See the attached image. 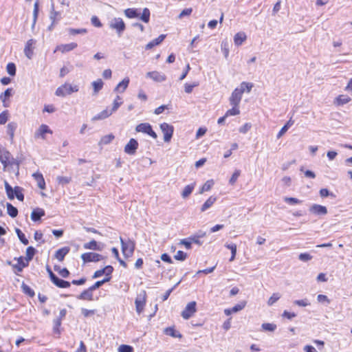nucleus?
Returning a JSON list of instances; mask_svg holds the SVG:
<instances>
[{"label": "nucleus", "mask_w": 352, "mask_h": 352, "mask_svg": "<svg viewBox=\"0 0 352 352\" xmlns=\"http://www.w3.org/2000/svg\"><path fill=\"white\" fill-rule=\"evenodd\" d=\"M124 14L129 19L137 18L140 19L144 23H148L150 20L151 12L148 8H145L143 9L142 13L140 15L138 9L137 8H127L124 10Z\"/></svg>", "instance_id": "1"}, {"label": "nucleus", "mask_w": 352, "mask_h": 352, "mask_svg": "<svg viewBox=\"0 0 352 352\" xmlns=\"http://www.w3.org/2000/svg\"><path fill=\"white\" fill-rule=\"evenodd\" d=\"M122 254L125 257H130L133 255L135 244L133 241L129 239L124 241L122 237H120Z\"/></svg>", "instance_id": "2"}, {"label": "nucleus", "mask_w": 352, "mask_h": 352, "mask_svg": "<svg viewBox=\"0 0 352 352\" xmlns=\"http://www.w3.org/2000/svg\"><path fill=\"white\" fill-rule=\"evenodd\" d=\"M78 91V86L74 85L72 86L70 84L65 83L63 85L57 88L55 94L57 96L64 97L67 95H69L74 92H77Z\"/></svg>", "instance_id": "3"}, {"label": "nucleus", "mask_w": 352, "mask_h": 352, "mask_svg": "<svg viewBox=\"0 0 352 352\" xmlns=\"http://www.w3.org/2000/svg\"><path fill=\"white\" fill-rule=\"evenodd\" d=\"M109 28L112 30H115L118 35L120 36L126 29V25L121 18L118 17L111 21Z\"/></svg>", "instance_id": "4"}, {"label": "nucleus", "mask_w": 352, "mask_h": 352, "mask_svg": "<svg viewBox=\"0 0 352 352\" xmlns=\"http://www.w3.org/2000/svg\"><path fill=\"white\" fill-rule=\"evenodd\" d=\"M135 131L138 133L147 134L154 139L157 138V133L153 130L152 126L147 122L140 123L135 127Z\"/></svg>", "instance_id": "5"}, {"label": "nucleus", "mask_w": 352, "mask_h": 352, "mask_svg": "<svg viewBox=\"0 0 352 352\" xmlns=\"http://www.w3.org/2000/svg\"><path fill=\"white\" fill-rule=\"evenodd\" d=\"M84 263L90 262H98L104 258V256L96 252H86L80 256Z\"/></svg>", "instance_id": "6"}, {"label": "nucleus", "mask_w": 352, "mask_h": 352, "mask_svg": "<svg viewBox=\"0 0 352 352\" xmlns=\"http://www.w3.org/2000/svg\"><path fill=\"white\" fill-rule=\"evenodd\" d=\"M160 129L164 134V140L165 142H169L173 137L174 127L173 126L164 122L160 124Z\"/></svg>", "instance_id": "7"}, {"label": "nucleus", "mask_w": 352, "mask_h": 352, "mask_svg": "<svg viewBox=\"0 0 352 352\" xmlns=\"http://www.w3.org/2000/svg\"><path fill=\"white\" fill-rule=\"evenodd\" d=\"M60 13L54 10V4L52 2L51 4V10L50 13V19L51 20L52 23L48 26L47 30L49 31H52L58 21L60 20Z\"/></svg>", "instance_id": "8"}, {"label": "nucleus", "mask_w": 352, "mask_h": 352, "mask_svg": "<svg viewBox=\"0 0 352 352\" xmlns=\"http://www.w3.org/2000/svg\"><path fill=\"white\" fill-rule=\"evenodd\" d=\"M196 305L195 301H192L187 304L181 314L183 318L188 320L196 312Z\"/></svg>", "instance_id": "9"}, {"label": "nucleus", "mask_w": 352, "mask_h": 352, "mask_svg": "<svg viewBox=\"0 0 352 352\" xmlns=\"http://www.w3.org/2000/svg\"><path fill=\"white\" fill-rule=\"evenodd\" d=\"M138 146V142L135 139L131 138L125 145L124 151L126 154L133 155L135 154Z\"/></svg>", "instance_id": "10"}, {"label": "nucleus", "mask_w": 352, "mask_h": 352, "mask_svg": "<svg viewBox=\"0 0 352 352\" xmlns=\"http://www.w3.org/2000/svg\"><path fill=\"white\" fill-rule=\"evenodd\" d=\"M243 91L239 90V88H236L230 98V104L234 107H237L242 98Z\"/></svg>", "instance_id": "11"}, {"label": "nucleus", "mask_w": 352, "mask_h": 352, "mask_svg": "<svg viewBox=\"0 0 352 352\" xmlns=\"http://www.w3.org/2000/svg\"><path fill=\"white\" fill-rule=\"evenodd\" d=\"M113 272V267L111 265H107L104 268L97 270L94 272L92 278H97L102 276L103 274L105 277H111V274Z\"/></svg>", "instance_id": "12"}, {"label": "nucleus", "mask_w": 352, "mask_h": 352, "mask_svg": "<svg viewBox=\"0 0 352 352\" xmlns=\"http://www.w3.org/2000/svg\"><path fill=\"white\" fill-rule=\"evenodd\" d=\"M46 133L52 134V131L49 128V126L47 125L43 124L35 131L34 138H41V139L45 140Z\"/></svg>", "instance_id": "13"}, {"label": "nucleus", "mask_w": 352, "mask_h": 352, "mask_svg": "<svg viewBox=\"0 0 352 352\" xmlns=\"http://www.w3.org/2000/svg\"><path fill=\"white\" fill-rule=\"evenodd\" d=\"M142 293L143 294H140L135 300L136 311L138 314H140L143 311L146 303V292L143 291Z\"/></svg>", "instance_id": "14"}, {"label": "nucleus", "mask_w": 352, "mask_h": 352, "mask_svg": "<svg viewBox=\"0 0 352 352\" xmlns=\"http://www.w3.org/2000/svg\"><path fill=\"white\" fill-rule=\"evenodd\" d=\"M309 211L316 215H324L327 214V208L325 206L318 205V204H314L310 207Z\"/></svg>", "instance_id": "15"}, {"label": "nucleus", "mask_w": 352, "mask_h": 352, "mask_svg": "<svg viewBox=\"0 0 352 352\" xmlns=\"http://www.w3.org/2000/svg\"><path fill=\"white\" fill-rule=\"evenodd\" d=\"M56 287L59 288H68L71 285V283L58 278L56 275L52 276L51 280Z\"/></svg>", "instance_id": "16"}, {"label": "nucleus", "mask_w": 352, "mask_h": 352, "mask_svg": "<svg viewBox=\"0 0 352 352\" xmlns=\"http://www.w3.org/2000/svg\"><path fill=\"white\" fill-rule=\"evenodd\" d=\"M146 76L158 82H163L166 80V76L157 71L147 72Z\"/></svg>", "instance_id": "17"}, {"label": "nucleus", "mask_w": 352, "mask_h": 352, "mask_svg": "<svg viewBox=\"0 0 352 352\" xmlns=\"http://www.w3.org/2000/svg\"><path fill=\"white\" fill-rule=\"evenodd\" d=\"M36 43V41L34 39H30L27 41L24 53L25 55L29 58L31 59L33 56V45Z\"/></svg>", "instance_id": "18"}, {"label": "nucleus", "mask_w": 352, "mask_h": 352, "mask_svg": "<svg viewBox=\"0 0 352 352\" xmlns=\"http://www.w3.org/2000/svg\"><path fill=\"white\" fill-rule=\"evenodd\" d=\"M95 289L92 287L84 290L77 298L79 300H93V292Z\"/></svg>", "instance_id": "19"}, {"label": "nucleus", "mask_w": 352, "mask_h": 352, "mask_svg": "<svg viewBox=\"0 0 352 352\" xmlns=\"http://www.w3.org/2000/svg\"><path fill=\"white\" fill-rule=\"evenodd\" d=\"M15 260H17L18 263L16 264L12 265V267L16 270L17 272H21L24 267L28 266V263L24 261L23 256H19V258H14Z\"/></svg>", "instance_id": "20"}, {"label": "nucleus", "mask_w": 352, "mask_h": 352, "mask_svg": "<svg viewBox=\"0 0 352 352\" xmlns=\"http://www.w3.org/2000/svg\"><path fill=\"white\" fill-rule=\"evenodd\" d=\"M77 46L78 45L76 43H70L68 44H64L57 46L56 50L60 51L62 53H65L74 50L77 47Z\"/></svg>", "instance_id": "21"}, {"label": "nucleus", "mask_w": 352, "mask_h": 352, "mask_svg": "<svg viewBox=\"0 0 352 352\" xmlns=\"http://www.w3.org/2000/svg\"><path fill=\"white\" fill-rule=\"evenodd\" d=\"M129 84V78H124L121 82H120L114 89V91L123 93Z\"/></svg>", "instance_id": "22"}, {"label": "nucleus", "mask_w": 352, "mask_h": 352, "mask_svg": "<svg viewBox=\"0 0 352 352\" xmlns=\"http://www.w3.org/2000/svg\"><path fill=\"white\" fill-rule=\"evenodd\" d=\"M166 34H160L157 38L149 42L145 47L146 50H151L153 47L160 45L166 38Z\"/></svg>", "instance_id": "23"}, {"label": "nucleus", "mask_w": 352, "mask_h": 352, "mask_svg": "<svg viewBox=\"0 0 352 352\" xmlns=\"http://www.w3.org/2000/svg\"><path fill=\"white\" fill-rule=\"evenodd\" d=\"M45 210L40 208L34 209L31 214V219L33 221H38L45 215Z\"/></svg>", "instance_id": "24"}, {"label": "nucleus", "mask_w": 352, "mask_h": 352, "mask_svg": "<svg viewBox=\"0 0 352 352\" xmlns=\"http://www.w3.org/2000/svg\"><path fill=\"white\" fill-rule=\"evenodd\" d=\"M351 100V98L347 95H340L335 98L333 103L336 106H342L350 102Z\"/></svg>", "instance_id": "25"}, {"label": "nucleus", "mask_w": 352, "mask_h": 352, "mask_svg": "<svg viewBox=\"0 0 352 352\" xmlns=\"http://www.w3.org/2000/svg\"><path fill=\"white\" fill-rule=\"evenodd\" d=\"M83 248L85 250H91L100 251L102 250V248L98 243V242L95 240H91L89 243H85L83 244Z\"/></svg>", "instance_id": "26"}, {"label": "nucleus", "mask_w": 352, "mask_h": 352, "mask_svg": "<svg viewBox=\"0 0 352 352\" xmlns=\"http://www.w3.org/2000/svg\"><path fill=\"white\" fill-rule=\"evenodd\" d=\"M69 252V248L68 247H64L58 249L55 253V257L59 261H63L65 256Z\"/></svg>", "instance_id": "27"}, {"label": "nucleus", "mask_w": 352, "mask_h": 352, "mask_svg": "<svg viewBox=\"0 0 352 352\" xmlns=\"http://www.w3.org/2000/svg\"><path fill=\"white\" fill-rule=\"evenodd\" d=\"M34 179L37 182L38 187L41 189H45V182L43 175L40 173H35L32 175Z\"/></svg>", "instance_id": "28"}, {"label": "nucleus", "mask_w": 352, "mask_h": 352, "mask_svg": "<svg viewBox=\"0 0 352 352\" xmlns=\"http://www.w3.org/2000/svg\"><path fill=\"white\" fill-rule=\"evenodd\" d=\"M246 34L244 32H240L236 33L234 37V44L237 46L241 45L246 40Z\"/></svg>", "instance_id": "29"}, {"label": "nucleus", "mask_w": 352, "mask_h": 352, "mask_svg": "<svg viewBox=\"0 0 352 352\" xmlns=\"http://www.w3.org/2000/svg\"><path fill=\"white\" fill-rule=\"evenodd\" d=\"M217 201V197L214 196H210L202 205L201 208V211L204 212L210 208L213 204Z\"/></svg>", "instance_id": "30"}, {"label": "nucleus", "mask_w": 352, "mask_h": 352, "mask_svg": "<svg viewBox=\"0 0 352 352\" xmlns=\"http://www.w3.org/2000/svg\"><path fill=\"white\" fill-rule=\"evenodd\" d=\"M10 155V153L8 151H3V152L0 153V162L3 164L4 167H7L8 166Z\"/></svg>", "instance_id": "31"}, {"label": "nucleus", "mask_w": 352, "mask_h": 352, "mask_svg": "<svg viewBox=\"0 0 352 352\" xmlns=\"http://www.w3.org/2000/svg\"><path fill=\"white\" fill-rule=\"evenodd\" d=\"M112 114V112L111 110H109L108 108L102 111L100 113L97 114L93 118V120H103L109 116H110Z\"/></svg>", "instance_id": "32"}, {"label": "nucleus", "mask_w": 352, "mask_h": 352, "mask_svg": "<svg viewBox=\"0 0 352 352\" xmlns=\"http://www.w3.org/2000/svg\"><path fill=\"white\" fill-rule=\"evenodd\" d=\"M17 128V124L16 122H10L7 125V133L10 135V139L11 141L13 140L14 131Z\"/></svg>", "instance_id": "33"}, {"label": "nucleus", "mask_w": 352, "mask_h": 352, "mask_svg": "<svg viewBox=\"0 0 352 352\" xmlns=\"http://www.w3.org/2000/svg\"><path fill=\"white\" fill-rule=\"evenodd\" d=\"M5 185V190L7 194V196L9 199L12 200L15 197L14 195V188H12V187L8 183V182H4Z\"/></svg>", "instance_id": "34"}, {"label": "nucleus", "mask_w": 352, "mask_h": 352, "mask_svg": "<svg viewBox=\"0 0 352 352\" xmlns=\"http://www.w3.org/2000/svg\"><path fill=\"white\" fill-rule=\"evenodd\" d=\"M6 208H7V212L9 216H10L12 218H14L18 214V209L12 206L10 203L6 204Z\"/></svg>", "instance_id": "35"}, {"label": "nucleus", "mask_w": 352, "mask_h": 352, "mask_svg": "<svg viewBox=\"0 0 352 352\" xmlns=\"http://www.w3.org/2000/svg\"><path fill=\"white\" fill-rule=\"evenodd\" d=\"M195 186V184H191L186 186L182 192V197L184 199L187 198L193 191Z\"/></svg>", "instance_id": "36"}, {"label": "nucleus", "mask_w": 352, "mask_h": 352, "mask_svg": "<svg viewBox=\"0 0 352 352\" xmlns=\"http://www.w3.org/2000/svg\"><path fill=\"white\" fill-rule=\"evenodd\" d=\"M164 333L173 338H182V334L177 331L173 327H167L164 329Z\"/></svg>", "instance_id": "37"}, {"label": "nucleus", "mask_w": 352, "mask_h": 352, "mask_svg": "<svg viewBox=\"0 0 352 352\" xmlns=\"http://www.w3.org/2000/svg\"><path fill=\"white\" fill-rule=\"evenodd\" d=\"M36 252V250L34 248H33L32 246H29L26 249V257L24 258V259H25L26 261L29 263V262L32 260Z\"/></svg>", "instance_id": "38"}, {"label": "nucleus", "mask_w": 352, "mask_h": 352, "mask_svg": "<svg viewBox=\"0 0 352 352\" xmlns=\"http://www.w3.org/2000/svg\"><path fill=\"white\" fill-rule=\"evenodd\" d=\"M293 124L294 121L292 119L289 120L278 133L277 138H280L282 135H283Z\"/></svg>", "instance_id": "39"}, {"label": "nucleus", "mask_w": 352, "mask_h": 352, "mask_svg": "<svg viewBox=\"0 0 352 352\" xmlns=\"http://www.w3.org/2000/svg\"><path fill=\"white\" fill-rule=\"evenodd\" d=\"M225 247L228 249L230 250L231 251V257L230 258V261H233L235 259V256L236 254V245L234 243H230L228 244L226 243L225 245Z\"/></svg>", "instance_id": "40"}, {"label": "nucleus", "mask_w": 352, "mask_h": 352, "mask_svg": "<svg viewBox=\"0 0 352 352\" xmlns=\"http://www.w3.org/2000/svg\"><path fill=\"white\" fill-rule=\"evenodd\" d=\"M94 94H97L103 87V82L101 79H98L92 82Z\"/></svg>", "instance_id": "41"}, {"label": "nucleus", "mask_w": 352, "mask_h": 352, "mask_svg": "<svg viewBox=\"0 0 352 352\" xmlns=\"http://www.w3.org/2000/svg\"><path fill=\"white\" fill-rule=\"evenodd\" d=\"M21 289H22L23 292L25 294L29 296L30 297L34 296L35 293H34V290L32 288H30V287H29L28 285H26L25 283H22Z\"/></svg>", "instance_id": "42"}, {"label": "nucleus", "mask_w": 352, "mask_h": 352, "mask_svg": "<svg viewBox=\"0 0 352 352\" xmlns=\"http://www.w3.org/2000/svg\"><path fill=\"white\" fill-rule=\"evenodd\" d=\"M54 270L56 272H57L60 274V276H62L63 278H65L69 277V276L70 274L69 270L65 267L60 269V267L59 266L55 265Z\"/></svg>", "instance_id": "43"}, {"label": "nucleus", "mask_w": 352, "mask_h": 352, "mask_svg": "<svg viewBox=\"0 0 352 352\" xmlns=\"http://www.w3.org/2000/svg\"><path fill=\"white\" fill-rule=\"evenodd\" d=\"M38 11H39L38 2V1H36L34 5L33 22H32V29H34V28L35 26L36 20L38 18Z\"/></svg>", "instance_id": "44"}, {"label": "nucleus", "mask_w": 352, "mask_h": 352, "mask_svg": "<svg viewBox=\"0 0 352 352\" xmlns=\"http://www.w3.org/2000/svg\"><path fill=\"white\" fill-rule=\"evenodd\" d=\"M15 232H16L19 239L23 245H26L29 243V241L26 239L25 234L22 232V231L19 228H15Z\"/></svg>", "instance_id": "45"}, {"label": "nucleus", "mask_w": 352, "mask_h": 352, "mask_svg": "<svg viewBox=\"0 0 352 352\" xmlns=\"http://www.w3.org/2000/svg\"><path fill=\"white\" fill-rule=\"evenodd\" d=\"M253 87V84L252 82H243L240 85V87L239 88V90L243 91V94L245 91H246L248 93H250Z\"/></svg>", "instance_id": "46"}, {"label": "nucleus", "mask_w": 352, "mask_h": 352, "mask_svg": "<svg viewBox=\"0 0 352 352\" xmlns=\"http://www.w3.org/2000/svg\"><path fill=\"white\" fill-rule=\"evenodd\" d=\"M214 184V182L212 179L208 180L201 187L200 190V193H203L204 192L209 191Z\"/></svg>", "instance_id": "47"}, {"label": "nucleus", "mask_w": 352, "mask_h": 352, "mask_svg": "<svg viewBox=\"0 0 352 352\" xmlns=\"http://www.w3.org/2000/svg\"><path fill=\"white\" fill-rule=\"evenodd\" d=\"M111 279V277H105L101 280L96 281L93 285H91L92 288H94L95 290L100 287L104 283L110 281Z\"/></svg>", "instance_id": "48"}, {"label": "nucleus", "mask_w": 352, "mask_h": 352, "mask_svg": "<svg viewBox=\"0 0 352 352\" xmlns=\"http://www.w3.org/2000/svg\"><path fill=\"white\" fill-rule=\"evenodd\" d=\"M68 32H69V34H71V35H76V34H85L87 32V30L85 28H80V29L69 28Z\"/></svg>", "instance_id": "49"}, {"label": "nucleus", "mask_w": 352, "mask_h": 352, "mask_svg": "<svg viewBox=\"0 0 352 352\" xmlns=\"http://www.w3.org/2000/svg\"><path fill=\"white\" fill-rule=\"evenodd\" d=\"M6 71L10 76H15L16 71L15 64L13 63H9L6 66Z\"/></svg>", "instance_id": "50"}, {"label": "nucleus", "mask_w": 352, "mask_h": 352, "mask_svg": "<svg viewBox=\"0 0 352 352\" xmlns=\"http://www.w3.org/2000/svg\"><path fill=\"white\" fill-rule=\"evenodd\" d=\"M12 94V89L8 88L3 93L0 95V99L2 102H5L6 99L9 98Z\"/></svg>", "instance_id": "51"}, {"label": "nucleus", "mask_w": 352, "mask_h": 352, "mask_svg": "<svg viewBox=\"0 0 352 352\" xmlns=\"http://www.w3.org/2000/svg\"><path fill=\"white\" fill-rule=\"evenodd\" d=\"M280 294L278 293H274L272 296L269 298L267 301V305L269 306L273 305L276 301H278L280 298Z\"/></svg>", "instance_id": "52"}, {"label": "nucleus", "mask_w": 352, "mask_h": 352, "mask_svg": "<svg viewBox=\"0 0 352 352\" xmlns=\"http://www.w3.org/2000/svg\"><path fill=\"white\" fill-rule=\"evenodd\" d=\"M261 327L264 331L272 332L276 330V325L272 323H263L262 324Z\"/></svg>", "instance_id": "53"}, {"label": "nucleus", "mask_w": 352, "mask_h": 352, "mask_svg": "<svg viewBox=\"0 0 352 352\" xmlns=\"http://www.w3.org/2000/svg\"><path fill=\"white\" fill-rule=\"evenodd\" d=\"M175 259L184 261L187 258V254L182 250H179L177 252L176 254L174 256Z\"/></svg>", "instance_id": "54"}, {"label": "nucleus", "mask_w": 352, "mask_h": 352, "mask_svg": "<svg viewBox=\"0 0 352 352\" xmlns=\"http://www.w3.org/2000/svg\"><path fill=\"white\" fill-rule=\"evenodd\" d=\"M197 86H199L198 82H195L192 84L186 83L184 85V91L187 94H190L192 91L193 88Z\"/></svg>", "instance_id": "55"}, {"label": "nucleus", "mask_w": 352, "mask_h": 352, "mask_svg": "<svg viewBox=\"0 0 352 352\" xmlns=\"http://www.w3.org/2000/svg\"><path fill=\"white\" fill-rule=\"evenodd\" d=\"M114 138L115 137L113 134L104 135L101 138L100 143L102 144H109L114 139Z\"/></svg>", "instance_id": "56"}, {"label": "nucleus", "mask_w": 352, "mask_h": 352, "mask_svg": "<svg viewBox=\"0 0 352 352\" xmlns=\"http://www.w3.org/2000/svg\"><path fill=\"white\" fill-rule=\"evenodd\" d=\"M56 180L59 184L64 186L69 184L71 182L72 178L69 177L58 176Z\"/></svg>", "instance_id": "57"}, {"label": "nucleus", "mask_w": 352, "mask_h": 352, "mask_svg": "<svg viewBox=\"0 0 352 352\" xmlns=\"http://www.w3.org/2000/svg\"><path fill=\"white\" fill-rule=\"evenodd\" d=\"M61 325L60 318H56L54 320L53 331L55 333L60 334L59 327Z\"/></svg>", "instance_id": "58"}, {"label": "nucleus", "mask_w": 352, "mask_h": 352, "mask_svg": "<svg viewBox=\"0 0 352 352\" xmlns=\"http://www.w3.org/2000/svg\"><path fill=\"white\" fill-rule=\"evenodd\" d=\"M246 302L245 301L241 302L239 304L234 305L232 308H231V311L234 313H236L241 310H242L245 307Z\"/></svg>", "instance_id": "59"}, {"label": "nucleus", "mask_w": 352, "mask_h": 352, "mask_svg": "<svg viewBox=\"0 0 352 352\" xmlns=\"http://www.w3.org/2000/svg\"><path fill=\"white\" fill-rule=\"evenodd\" d=\"M118 352H133V348L127 344H122L118 348Z\"/></svg>", "instance_id": "60"}, {"label": "nucleus", "mask_w": 352, "mask_h": 352, "mask_svg": "<svg viewBox=\"0 0 352 352\" xmlns=\"http://www.w3.org/2000/svg\"><path fill=\"white\" fill-rule=\"evenodd\" d=\"M179 244L184 245L185 248L188 250H190L192 248V241L190 240V237L182 239L179 242Z\"/></svg>", "instance_id": "61"}, {"label": "nucleus", "mask_w": 352, "mask_h": 352, "mask_svg": "<svg viewBox=\"0 0 352 352\" xmlns=\"http://www.w3.org/2000/svg\"><path fill=\"white\" fill-rule=\"evenodd\" d=\"M240 113L239 109L237 108V107L233 106V107L229 110H228L226 113V116H236Z\"/></svg>", "instance_id": "62"}, {"label": "nucleus", "mask_w": 352, "mask_h": 352, "mask_svg": "<svg viewBox=\"0 0 352 352\" xmlns=\"http://www.w3.org/2000/svg\"><path fill=\"white\" fill-rule=\"evenodd\" d=\"M284 201L291 205H295L301 203V201L295 197H285Z\"/></svg>", "instance_id": "63"}, {"label": "nucleus", "mask_w": 352, "mask_h": 352, "mask_svg": "<svg viewBox=\"0 0 352 352\" xmlns=\"http://www.w3.org/2000/svg\"><path fill=\"white\" fill-rule=\"evenodd\" d=\"M240 170H236L234 173L232 174L231 178L230 179V181H229V183L231 184V185H233L234 184V183L236 182L238 177H239L240 175Z\"/></svg>", "instance_id": "64"}]
</instances>
